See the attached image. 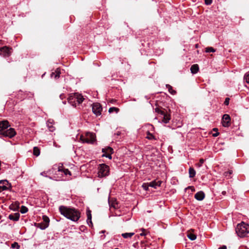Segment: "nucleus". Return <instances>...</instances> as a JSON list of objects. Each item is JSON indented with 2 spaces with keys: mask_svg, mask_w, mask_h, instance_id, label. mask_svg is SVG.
Masks as SVG:
<instances>
[{
  "mask_svg": "<svg viewBox=\"0 0 249 249\" xmlns=\"http://www.w3.org/2000/svg\"><path fill=\"white\" fill-rule=\"evenodd\" d=\"M59 210L62 215L73 221H78L80 217V212L75 209L68 208L64 206H60Z\"/></svg>",
  "mask_w": 249,
  "mask_h": 249,
  "instance_id": "1",
  "label": "nucleus"
},
{
  "mask_svg": "<svg viewBox=\"0 0 249 249\" xmlns=\"http://www.w3.org/2000/svg\"><path fill=\"white\" fill-rule=\"evenodd\" d=\"M85 100V98L81 94L79 93H74L71 94L68 98V102L73 107H76V105L81 104Z\"/></svg>",
  "mask_w": 249,
  "mask_h": 249,
  "instance_id": "2",
  "label": "nucleus"
},
{
  "mask_svg": "<svg viewBox=\"0 0 249 249\" xmlns=\"http://www.w3.org/2000/svg\"><path fill=\"white\" fill-rule=\"evenodd\" d=\"M235 230L239 236L241 237H245L249 233V225L242 222L237 225Z\"/></svg>",
  "mask_w": 249,
  "mask_h": 249,
  "instance_id": "3",
  "label": "nucleus"
},
{
  "mask_svg": "<svg viewBox=\"0 0 249 249\" xmlns=\"http://www.w3.org/2000/svg\"><path fill=\"white\" fill-rule=\"evenodd\" d=\"M98 176L100 178L105 177L108 176L109 172V166L105 164H100L98 168Z\"/></svg>",
  "mask_w": 249,
  "mask_h": 249,
  "instance_id": "4",
  "label": "nucleus"
},
{
  "mask_svg": "<svg viewBox=\"0 0 249 249\" xmlns=\"http://www.w3.org/2000/svg\"><path fill=\"white\" fill-rule=\"evenodd\" d=\"M80 140L83 142L92 143L95 141V135L92 133L87 132L85 135L80 136Z\"/></svg>",
  "mask_w": 249,
  "mask_h": 249,
  "instance_id": "5",
  "label": "nucleus"
},
{
  "mask_svg": "<svg viewBox=\"0 0 249 249\" xmlns=\"http://www.w3.org/2000/svg\"><path fill=\"white\" fill-rule=\"evenodd\" d=\"M12 49L7 46L0 48V55L3 57H8L11 55Z\"/></svg>",
  "mask_w": 249,
  "mask_h": 249,
  "instance_id": "6",
  "label": "nucleus"
},
{
  "mask_svg": "<svg viewBox=\"0 0 249 249\" xmlns=\"http://www.w3.org/2000/svg\"><path fill=\"white\" fill-rule=\"evenodd\" d=\"M102 152L104 153L103 157H105L109 159H112L111 154L113 153V149L111 147H107L102 149Z\"/></svg>",
  "mask_w": 249,
  "mask_h": 249,
  "instance_id": "7",
  "label": "nucleus"
},
{
  "mask_svg": "<svg viewBox=\"0 0 249 249\" xmlns=\"http://www.w3.org/2000/svg\"><path fill=\"white\" fill-rule=\"evenodd\" d=\"M92 109L93 113L96 116H99L101 114L102 107L99 103H96L93 104Z\"/></svg>",
  "mask_w": 249,
  "mask_h": 249,
  "instance_id": "8",
  "label": "nucleus"
},
{
  "mask_svg": "<svg viewBox=\"0 0 249 249\" xmlns=\"http://www.w3.org/2000/svg\"><path fill=\"white\" fill-rule=\"evenodd\" d=\"M16 134L15 130L13 128H10L8 130H5L1 133V135L5 137L12 138Z\"/></svg>",
  "mask_w": 249,
  "mask_h": 249,
  "instance_id": "9",
  "label": "nucleus"
},
{
  "mask_svg": "<svg viewBox=\"0 0 249 249\" xmlns=\"http://www.w3.org/2000/svg\"><path fill=\"white\" fill-rule=\"evenodd\" d=\"M222 124L224 127H228L230 125L231 117L229 115L225 114L223 116Z\"/></svg>",
  "mask_w": 249,
  "mask_h": 249,
  "instance_id": "10",
  "label": "nucleus"
},
{
  "mask_svg": "<svg viewBox=\"0 0 249 249\" xmlns=\"http://www.w3.org/2000/svg\"><path fill=\"white\" fill-rule=\"evenodd\" d=\"M9 126V122L7 121H0V134L7 129Z\"/></svg>",
  "mask_w": 249,
  "mask_h": 249,
  "instance_id": "11",
  "label": "nucleus"
},
{
  "mask_svg": "<svg viewBox=\"0 0 249 249\" xmlns=\"http://www.w3.org/2000/svg\"><path fill=\"white\" fill-rule=\"evenodd\" d=\"M205 197V194L203 191H199L195 195V198L199 201L202 200Z\"/></svg>",
  "mask_w": 249,
  "mask_h": 249,
  "instance_id": "12",
  "label": "nucleus"
},
{
  "mask_svg": "<svg viewBox=\"0 0 249 249\" xmlns=\"http://www.w3.org/2000/svg\"><path fill=\"white\" fill-rule=\"evenodd\" d=\"M161 182H162L161 181L154 180L152 182H150L149 183V185L150 186V187H152L154 188H156L157 187L160 186Z\"/></svg>",
  "mask_w": 249,
  "mask_h": 249,
  "instance_id": "13",
  "label": "nucleus"
},
{
  "mask_svg": "<svg viewBox=\"0 0 249 249\" xmlns=\"http://www.w3.org/2000/svg\"><path fill=\"white\" fill-rule=\"evenodd\" d=\"M19 213H17L14 214H11L9 215V218L10 220H12L13 221H18L19 218Z\"/></svg>",
  "mask_w": 249,
  "mask_h": 249,
  "instance_id": "14",
  "label": "nucleus"
},
{
  "mask_svg": "<svg viewBox=\"0 0 249 249\" xmlns=\"http://www.w3.org/2000/svg\"><path fill=\"white\" fill-rule=\"evenodd\" d=\"M190 70L192 74L196 73L199 71L198 65L196 64L193 65L190 68Z\"/></svg>",
  "mask_w": 249,
  "mask_h": 249,
  "instance_id": "15",
  "label": "nucleus"
},
{
  "mask_svg": "<svg viewBox=\"0 0 249 249\" xmlns=\"http://www.w3.org/2000/svg\"><path fill=\"white\" fill-rule=\"evenodd\" d=\"M162 115H163V119L162 120V122L167 124L171 119L170 115L165 112H164V114H162Z\"/></svg>",
  "mask_w": 249,
  "mask_h": 249,
  "instance_id": "16",
  "label": "nucleus"
},
{
  "mask_svg": "<svg viewBox=\"0 0 249 249\" xmlns=\"http://www.w3.org/2000/svg\"><path fill=\"white\" fill-rule=\"evenodd\" d=\"M43 219L44 222H45V225L43 226V227L41 228L42 229H44L48 226L50 219H49V217L46 215L43 216Z\"/></svg>",
  "mask_w": 249,
  "mask_h": 249,
  "instance_id": "17",
  "label": "nucleus"
},
{
  "mask_svg": "<svg viewBox=\"0 0 249 249\" xmlns=\"http://www.w3.org/2000/svg\"><path fill=\"white\" fill-rule=\"evenodd\" d=\"M189 177L190 178H194L196 175V171L193 167H190L189 169Z\"/></svg>",
  "mask_w": 249,
  "mask_h": 249,
  "instance_id": "18",
  "label": "nucleus"
},
{
  "mask_svg": "<svg viewBox=\"0 0 249 249\" xmlns=\"http://www.w3.org/2000/svg\"><path fill=\"white\" fill-rule=\"evenodd\" d=\"M166 87L168 89L169 92L171 94L174 95L176 93V91L173 89L172 86L170 85L167 84Z\"/></svg>",
  "mask_w": 249,
  "mask_h": 249,
  "instance_id": "19",
  "label": "nucleus"
},
{
  "mask_svg": "<svg viewBox=\"0 0 249 249\" xmlns=\"http://www.w3.org/2000/svg\"><path fill=\"white\" fill-rule=\"evenodd\" d=\"M134 234V232L124 233L122 234V236L124 238H131Z\"/></svg>",
  "mask_w": 249,
  "mask_h": 249,
  "instance_id": "20",
  "label": "nucleus"
},
{
  "mask_svg": "<svg viewBox=\"0 0 249 249\" xmlns=\"http://www.w3.org/2000/svg\"><path fill=\"white\" fill-rule=\"evenodd\" d=\"M33 153H34V155L36 156H39L40 154L39 149L37 147H35L34 148V150H33Z\"/></svg>",
  "mask_w": 249,
  "mask_h": 249,
  "instance_id": "21",
  "label": "nucleus"
},
{
  "mask_svg": "<svg viewBox=\"0 0 249 249\" xmlns=\"http://www.w3.org/2000/svg\"><path fill=\"white\" fill-rule=\"evenodd\" d=\"M114 111L116 113H118L119 111V109L116 107H111L109 108L108 112L110 113H112Z\"/></svg>",
  "mask_w": 249,
  "mask_h": 249,
  "instance_id": "22",
  "label": "nucleus"
},
{
  "mask_svg": "<svg viewBox=\"0 0 249 249\" xmlns=\"http://www.w3.org/2000/svg\"><path fill=\"white\" fill-rule=\"evenodd\" d=\"M205 52L206 53H213L215 52V50L212 47H209L205 48Z\"/></svg>",
  "mask_w": 249,
  "mask_h": 249,
  "instance_id": "23",
  "label": "nucleus"
},
{
  "mask_svg": "<svg viewBox=\"0 0 249 249\" xmlns=\"http://www.w3.org/2000/svg\"><path fill=\"white\" fill-rule=\"evenodd\" d=\"M187 236L191 240H194L196 238V236L195 234L191 233H188Z\"/></svg>",
  "mask_w": 249,
  "mask_h": 249,
  "instance_id": "24",
  "label": "nucleus"
},
{
  "mask_svg": "<svg viewBox=\"0 0 249 249\" xmlns=\"http://www.w3.org/2000/svg\"><path fill=\"white\" fill-rule=\"evenodd\" d=\"M146 138L149 140H156L155 137L149 132H147V136Z\"/></svg>",
  "mask_w": 249,
  "mask_h": 249,
  "instance_id": "25",
  "label": "nucleus"
},
{
  "mask_svg": "<svg viewBox=\"0 0 249 249\" xmlns=\"http://www.w3.org/2000/svg\"><path fill=\"white\" fill-rule=\"evenodd\" d=\"M20 212L22 213H25L28 212V208L26 206H22Z\"/></svg>",
  "mask_w": 249,
  "mask_h": 249,
  "instance_id": "26",
  "label": "nucleus"
},
{
  "mask_svg": "<svg viewBox=\"0 0 249 249\" xmlns=\"http://www.w3.org/2000/svg\"><path fill=\"white\" fill-rule=\"evenodd\" d=\"M87 215V219L88 220H91V211L89 209H88L86 212Z\"/></svg>",
  "mask_w": 249,
  "mask_h": 249,
  "instance_id": "27",
  "label": "nucleus"
},
{
  "mask_svg": "<svg viewBox=\"0 0 249 249\" xmlns=\"http://www.w3.org/2000/svg\"><path fill=\"white\" fill-rule=\"evenodd\" d=\"M111 207H113L115 209H117L119 208L118 204L117 202H112L110 205Z\"/></svg>",
  "mask_w": 249,
  "mask_h": 249,
  "instance_id": "28",
  "label": "nucleus"
},
{
  "mask_svg": "<svg viewBox=\"0 0 249 249\" xmlns=\"http://www.w3.org/2000/svg\"><path fill=\"white\" fill-rule=\"evenodd\" d=\"M204 159H200L199 160V162L198 163H196V166H197L198 167H201V166H202V165L203 164V163H204Z\"/></svg>",
  "mask_w": 249,
  "mask_h": 249,
  "instance_id": "29",
  "label": "nucleus"
},
{
  "mask_svg": "<svg viewBox=\"0 0 249 249\" xmlns=\"http://www.w3.org/2000/svg\"><path fill=\"white\" fill-rule=\"evenodd\" d=\"M244 79L247 83L249 84V72L245 74Z\"/></svg>",
  "mask_w": 249,
  "mask_h": 249,
  "instance_id": "30",
  "label": "nucleus"
},
{
  "mask_svg": "<svg viewBox=\"0 0 249 249\" xmlns=\"http://www.w3.org/2000/svg\"><path fill=\"white\" fill-rule=\"evenodd\" d=\"M8 188V187L5 185H0V193L2 191L7 190Z\"/></svg>",
  "mask_w": 249,
  "mask_h": 249,
  "instance_id": "31",
  "label": "nucleus"
},
{
  "mask_svg": "<svg viewBox=\"0 0 249 249\" xmlns=\"http://www.w3.org/2000/svg\"><path fill=\"white\" fill-rule=\"evenodd\" d=\"M11 247L12 248H16L17 249H19V248H20V246L18 244V243L17 242H14V243H13L11 245Z\"/></svg>",
  "mask_w": 249,
  "mask_h": 249,
  "instance_id": "32",
  "label": "nucleus"
},
{
  "mask_svg": "<svg viewBox=\"0 0 249 249\" xmlns=\"http://www.w3.org/2000/svg\"><path fill=\"white\" fill-rule=\"evenodd\" d=\"M155 111L159 114H161V115L164 114V112H165L163 110H162L159 108H156Z\"/></svg>",
  "mask_w": 249,
  "mask_h": 249,
  "instance_id": "33",
  "label": "nucleus"
},
{
  "mask_svg": "<svg viewBox=\"0 0 249 249\" xmlns=\"http://www.w3.org/2000/svg\"><path fill=\"white\" fill-rule=\"evenodd\" d=\"M63 172L64 173L65 175H70L71 176V172L68 169H64L63 171Z\"/></svg>",
  "mask_w": 249,
  "mask_h": 249,
  "instance_id": "34",
  "label": "nucleus"
},
{
  "mask_svg": "<svg viewBox=\"0 0 249 249\" xmlns=\"http://www.w3.org/2000/svg\"><path fill=\"white\" fill-rule=\"evenodd\" d=\"M141 230L142 231V232L141 233H140L141 236H145L147 234V232L146 231V230H145L144 229H142Z\"/></svg>",
  "mask_w": 249,
  "mask_h": 249,
  "instance_id": "35",
  "label": "nucleus"
},
{
  "mask_svg": "<svg viewBox=\"0 0 249 249\" xmlns=\"http://www.w3.org/2000/svg\"><path fill=\"white\" fill-rule=\"evenodd\" d=\"M64 168L63 167V164H61V165H59L58 167V171L59 172H63V171L64 170Z\"/></svg>",
  "mask_w": 249,
  "mask_h": 249,
  "instance_id": "36",
  "label": "nucleus"
},
{
  "mask_svg": "<svg viewBox=\"0 0 249 249\" xmlns=\"http://www.w3.org/2000/svg\"><path fill=\"white\" fill-rule=\"evenodd\" d=\"M0 184H2V185H5L7 186V185L9 184V183L7 180H0Z\"/></svg>",
  "mask_w": 249,
  "mask_h": 249,
  "instance_id": "37",
  "label": "nucleus"
},
{
  "mask_svg": "<svg viewBox=\"0 0 249 249\" xmlns=\"http://www.w3.org/2000/svg\"><path fill=\"white\" fill-rule=\"evenodd\" d=\"M150 186L148 184L144 183L142 185V188L146 191H147L148 189V187Z\"/></svg>",
  "mask_w": 249,
  "mask_h": 249,
  "instance_id": "38",
  "label": "nucleus"
},
{
  "mask_svg": "<svg viewBox=\"0 0 249 249\" xmlns=\"http://www.w3.org/2000/svg\"><path fill=\"white\" fill-rule=\"evenodd\" d=\"M232 173V171L231 170H229L228 172H226L224 173V175L226 177L230 176V175H231Z\"/></svg>",
  "mask_w": 249,
  "mask_h": 249,
  "instance_id": "39",
  "label": "nucleus"
},
{
  "mask_svg": "<svg viewBox=\"0 0 249 249\" xmlns=\"http://www.w3.org/2000/svg\"><path fill=\"white\" fill-rule=\"evenodd\" d=\"M48 127H49L50 131L53 132L55 128L52 125H50L49 124H48Z\"/></svg>",
  "mask_w": 249,
  "mask_h": 249,
  "instance_id": "40",
  "label": "nucleus"
},
{
  "mask_svg": "<svg viewBox=\"0 0 249 249\" xmlns=\"http://www.w3.org/2000/svg\"><path fill=\"white\" fill-rule=\"evenodd\" d=\"M230 98L227 97L225 99L224 104L228 106L229 104Z\"/></svg>",
  "mask_w": 249,
  "mask_h": 249,
  "instance_id": "41",
  "label": "nucleus"
},
{
  "mask_svg": "<svg viewBox=\"0 0 249 249\" xmlns=\"http://www.w3.org/2000/svg\"><path fill=\"white\" fill-rule=\"evenodd\" d=\"M212 3V0H205V3L206 5H210Z\"/></svg>",
  "mask_w": 249,
  "mask_h": 249,
  "instance_id": "42",
  "label": "nucleus"
},
{
  "mask_svg": "<svg viewBox=\"0 0 249 249\" xmlns=\"http://www.w3.org/2000/svg\"><path fill=\"white\" fill-rule=\"evenodd\" d=\"M87 222L89 226H93V224H92V221H91V220H88V219H87Z\"/></svg>",
  "mask_w": 249,
  "mask_h": 249,
  "instance_id": "43",
  "label": "nucleus"
},
{
  "mask_svg": "<svg viewBox=\"0 0 249 249\" xmlns=\"http://www.w3.org/2000/svg\"><path fill=\"white\" fill-rule=\"evenodd\" d=\"M40 175L46 177H47V173L46 172H43L41 173Z\"/></svg>",
  "mask_w": 249,
  "mask_h": 249,
  "instance_id": "44",
  "label": "nucleus"
},
{
  "mask_svg": "<svg viewBox=\"0 0 249 249\" xmlns=\"http://www.w3.org/2000/svg\"><path fill=\"white\" fill-rule=\"evenodd\" d=\"M218 249H227V247L225 245H223L222 247L219 248Z\"/></svg>",
  "mask_w": 249,
  "mask_h": 249,
  "instance_id": "45",
  "label": "nucleus"
},
{
  "mask_svg": "<svg viewBox=\"0 0 249 249\" xmlns=\"http://www.w3.org/2000/svg\"><path fill=\"white\" fill-rule=\"evenodd\" d=\"M56 72H57V74H56V76L57 75H59V73H60V70L57 69V70L56 71Z\"/></svg>",
  "mask_w": 249,
  "mask_h": 249,
  "instance_id": "46",
  "label": "nucleus"
},
{
  "mask_svg": "<svg viewBox=\"0 0 249 249\" xmlns=\"http://www.w3.org/2000/svg\"><path fill=\"white\" fill-rule=\"evenodd\" d=\"M218 135H219V133H215V134H213V136H214V137H216V136H217Z\"/></svg>",
  "mask_w": 249,
  "mask_h": 249,
  "instance_id": "47",
  "label": "nucleus"
},
{
  "mask_svg": "<svg viewBox=\"0 0 249 249\" xmlns=\"http://www.w3.org/2000/svg\"><path fill=\"white\" fill-rule=\"evenodd\" d=\"M222 194L223 195H225V194H226V191H223Z\"/></svg>",
  "mask_w": 249,
  "mask_h": 249,
  "instance_id": "48",
  "label": "nucleus"
},
{
  "mask_svg": "<svg viewBox=\"0 0 249 249\" xmlns=\"http://www.w3.org/2000/svg\"><path fill=\"white\" fill-rule=\"evenodd\" d=\"M63 96H64V95H62V94L60 95V98H61V99H63Z\"/></svg>",
  "mask_w": 249,
  "mask_h": 249,
  "instance_id": "49",
  "label": "nucleus"
},
{
  "mask_svg": "<svg viewBox=\"0 0 249 249\" xmlns=\"http://www.w3.org/2000/svg\"><path fill=\"white\" fill-rule=\"evenodd\" d=\"M216 130H217V128H213V130H214V131H216Z\"/></svg>",
  "mask_w": 249,
  "mask_h": 249,
  "instance_id": "50",
  "label": "nucleus"
},
{
  "mask_svg": "<svg viewBox=\"0 0 249 249\" xmlns=\"http://www.w3.org/2000/svg\"><path fill=\"white\" fill-rule=\"evenodd\" d=\"M189 188H193V187L190 186V187H189Z\"/></svg>",
  "mask_w": 249,
  "mask_h": 249,
  "instance_id": "51",
  "label": "nucleus"
},
{
  "mask_svg": "<svg viewBox=\"0 0 249 249\" xmlns=\"http://www.w3.org/2000/svg\"><path fill=\"white\" fill-rule=\"evenodd\" d=\"M12 207V206L11 205V206H10V208L11 209H13Z\"/></svg>",
  "mask_w": 249,
  "mask_h": 249,
  "instance_id": "52",
  "label": "nucleus"
},
{
  "mask_svg": "<svg viewBox=\"0 0 249 249\" xmlns=\"http://www.w3.org/2000/svg\"><path fill=\"white\" fill-rule=\"evenodd\" d=\"M118 249V248H115V249Z\"/></svg>",
  "mask_w": 249,
  "mask_h": 249,
  "instance_id": "53",
  "label": "nucleus"
}]
</instances>
